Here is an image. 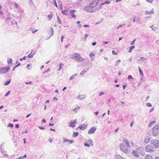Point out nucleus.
<instances>
[{"label":"nucleus","instance_id":"1","mask_svg":"<svg viewBox=\"0 0 159 159\" xmlns=\"http://www.w3.org/2000/svg\"><path fill=\"white\" fill-rule=\"evenodd\" d=\"M123 142L120 143L119 145L120 150L125 153H128L129 151V149L130 147V144L128 140L125 138L123 139Z\"/></svg>","mask_w":159,"mask_h":159},{"label":"nucleus","instance_id":"2","mask_svg":"<svg viewBox=\"0 0 159 159\" xmlns=\"http://www.w3.org/2000/svg\"><path fill=\"white\" fill-rule=\"evenodd\" d=\"M70 57L79 62H82L84 60V59L80 56V54L77 53H75L70 54Z\"/></svg>","mask_w":159,"mask_h":159},{"label":"nucleus","instance_id":"3","mask_svg":"<svg viewBox=\"0 0 159 159\" xmlns=\"http://www.w3.org/2000/svg\"><path fill=\"white\" fill-rule=\"evenodd\" d=\"M150 145L153 148H157L159 147V141L157 139H152L151 141Z\"/></svg>","mask_w":159,"mask_h":159},{"label":"nucleus","instance_id":"4","mask_svg":"<svg viewBox=\"0 0 159 159\" xmlns=\"http://www.w3.org/2000/svg\"><path fill=\"white\" fill-rule=\"evenodd\" d=\"M152 134L153 136H156L159 134V125H157L152 128Z\"/></svg>","mask_w":159,"mask_h":159},{"label":"nucleus","instance_id":"5","mask_svg":"<svg viewBox=\"0 0 159 159\" xmlns=\"http://www.w3.org/2000/svg\"><path fill=\"white\" fill-rule=\"evenodd\" d=\"M83 9L85 11L90 13H93L95 11L89 5L86 6Z\"/></svg>","mask_w":159,"mask_h":159},{"label":"nucleus","instance_id":"6","mask_svg":"<svg viewBox=\"0 0 159 159\" xmlns=\"http://www.w3.org/2000/svg\"><path fill=\"white\" fill-rule=\"evenodd\" d=\"M10 68L9 66H7L5 67L0 68V74H2L5 73L10 70Z\"/></svg>","mask_w":159,"mask_h":159},{"label":"nucleus","instance_id":"7","mask_svg":"<svg viewBox=\"0 0 159 159\" xmlns=\"http://www.w3.org/2000/svg\"><path fill=\"white\" fill-rule=\"evenodd\" d=\"M12 15H13L11 14L10 12H7V13L6 15V17L5 19L7 22H9L10 21L11 19V16Z\"/></svg>","mask_w":159,"mask_h":159},{"label":"nucleus","instance_id":"8","mask_svg":"<svg viewBox=\"0 0 159 159\" xmlns=\"http://www.w3.org/2000/svg\"><path fill=\"white\" fill-rule=\"evenodd\" d=\"M136 150L137 151L139 154H140L142 156H144L145 153L144 152L143 149L142 147H139Z\"/></svg>","mask_w":159,"mask_h":159},{"label":"nucleus","instance_id":"9","mask_svg":"<svg viewBox=\"0 0 159 159\" xmlns=\"http://www.w3.org/2000/svg\"><path fill=\"white\" fill-rule=\"evenodd\" d=\"M153 147L151 145L150 146L149 145H147L145 147V149L147 152H153Z\"/></svg>","mask_w":159,"mask_h":159},{"label":"nucleus","instance_id":"10","mask_svg":"<svg viewBox=\"0 0 159 159\" xmlns=\"http://www.w3.org/2000/svg\"><path fill=\"white\" fill-rule=\"evenodd\" d=\"M99 1L98 0L93 1L91 2L89 4V5L93 9V8L95 7L97 5Z\"/></svg>","mask_w":159,"mask_h":159},{"label":"nucleus","instance_id":"11","mask_svg":"<svg viewBox=\"0 0 159 159\" xmlns=\"http://www.w3.org/2000/svg\"><path fill=\"white\" fill-rule=\"evenodd\" d=\"M96 129V128L95 127H92L89 129L88 133L89 134H93L95 132Z\"/></svg>","mask_w":159,"mask_h":159},{"label":"nucleus","instance_id":"12","mask_svg":"<svg viewBox=\"0 0 159 159\" xmlns=\"http://www.w3.org/2000/svg\"><path fill=\"white\" fill-rule=\"evenodd\" d=\"M77 121L76 119L74 121H71V122L69 123V126L70 127H75V125Z\"/></svg>","mask_w":159,"mask_h":159},{"label":"nucleus","instance_id":"13","mask_svg":"<svg viewBox=\"0 0 159 159\" xmlns=\"http://www.w3.org/2000/svg\"><path fill=\"white\" fill-rule=\"evenodd\" d=\"M87 128V125L85 124H84L82 125H81L79 126V128L81 130H84L86 129Z\"/></svg>","mask_w":159,"mask_h":159},{"label":"nucleus","instance_id":"14","mask_svg":"<svg viewBox=\"0 0 159 159\" xmlns=\"http://www.w3.org/2000/svg\"><path fill=\"white\" fill-rule=\"evenodd\" d=\"M76 12V11L75 10H71L70 11V14L71 16L74 18H76V16L75 15L74 13Z\"/></svg>","mask_w":159,"mask_h":159},{"label":"nucleus","instance_id":"15","mask_svg":"<svg viewBox=\"0 0 159 159\" xmlns=\"http://www.w3.org/2000/svg\"><path fill=\"white\" fill-rule=\"evenodd\" d=\"M35 53V51H33V50H32L31 53L27 57L30 58H32L33 57Z\"/></svg>","mask_w":159,"mask_h":159},{"label":"nucleus","instance_id":"16","mask_svg":"<svg viewBox=\"0 0 159 159\" xmlns=\"http://www.w3.org/2000/svg\"><path fill=\"white\" fill-rule=\"evenodd\" d=\"M89 68H86L84 69L80 73V75H83L89 70Z\"/></svg>","mask_w":159,"mask_h":159},{"label":"nucleus","instance_id":"17","mask_svg":"<svg viewBox=\"0 0 159 159\" xmlns=\"http://www.w3.org/2000/svg\"><path fill=\"white\" fill-rule=\"evenodd\" d=\"M132 154L134 157H139V153L136 150L132 152Z\"/></svg>","mask_w":159,"mask_h":159},{"label":"nucleus","instance_id":"18","mask_svg":"<svg viewBox=\"0 0 159 159\" xmlns=\"http://www.w3.org/2000/svg\"><path fill=\"white\" fill-rule=\"evenodd\" d=\"M86 142L89 144V145H90L91 146H93V143L92 141V140L91 139H89L88 140H87Z\"/></svg>","mask_w":159,"mask_h":159},{"label":"nucleus","instance_id":"19","mask_svg":"<svg viewBox=\"0 0 159 159\" xmlns=\"http://www.w3.org/2000/svg\"><path fill=\"white\" fill-rule=\"evenodd\" d=\"M85 95H81L78 96L77 98L79 100H81L84 98L86 97Z\"/></svg>","mask_w":159,"mask_h":159},{"label":"nucleus","instance_id":"20","mask_svg":"<svg viewBox=\"0 0 159 159\" xmlns=\"http://www.w3.org/2000/svg\"><path fill=\"white\" fill-rule=\"evenodd\" d=\"M154 10L153 9H152L150 11H146L145 12V14L146 15L152 14Z\"/></svg>","mask_w":159,"mask_h":159},{"label":"nucleus","instance_id":"21","mask_svg":"<svg viewBox=\"0 0 159 159\" xmlns=\"http://www.w3.org/2000/svg\"><path fill=\"white\" fill-rule=\"evenodd\" d=\"M150 139H151L148 137H146L144 140V142L146 143H148L149 142Z\"/></svg>","mask_w":159,"mask_h":159},{"label":"nucleus","instance_id":"22","mask_svg":"<svg viewBox=\"0 0 159 159\" xmlns=\"http://www.w3.org/2000/svg\"><path fill=\"white\" fill-rule=\"evenodd\" d=\"M145 159H153V158L151 155L147 154L145 156Z\"/></svg>","mask_w":159,"mask_h":159},{"label":"nucleus","instance_id":"23","mask_svg":"<svg viewBox=\"0 0 159 159\" xmlns=\"http://www.w3.org/2000/svg\"><path fill=\"white\" fill-rule=\"evenodd\" d=\"M18 12L19 13H20V14H22L23 13H24V11L21 8L19 7Z\"/></svg>","mask_w":159,"mask_h":159},{"label":"nucleus","instance_id":"24","mask_svg":"<svg viewBox=\"0 0 159 159\" xmlns=\"http://www.w3.org/2000/svg\"><path fill=\"white\" fill-rule=\"evenodd\" d=\"M49 32L50 33H49V34H51V35L50 36V37L51 36H52L54 34V30L52 27L51 28Z\"/></svg>","mask_w":159,"mask_h":159},{"label":"nucleus","instance_id":"25","mask_svg":"<svg viewBox=\"0 0 159 159\" xmlns=\"http://www.w3.org/2000/svg\"><path fill=\"white\" fill-rule=\"evenodd\" d=\"M135 48V46H133L130 47L129 48V50H128V52L129 53H131L132 52V50Z\"/></svg>","mask_w":159,"mask_h":159},{"label":"nucleus","instance_id":"26","mask_svg":"<svg viewBox=\"0 0 159 159\" xmlns=\"http://www.w3.org/2000/svg\"><path fill=\"white\" fill-rule=\"evenodd\" d=\"M11 81V79H10L9 80H8L6 82H5L4 83V85H8L10 83Z\"/></svg>","mask_w":159,"mask_h":159},{"label":"nucleus","instance_id":"27","mask_svg":"<svg viewBox=\"0 0 159 159\" xmlns=\"http://www.w3.org/2000/svg\"><path fill=\"white\" fill-rule=\"evenodd\" d=\"M121 62V61L120 60H118L117 61L115 62V66H118Z\"/></svg>","mask_w":159,"mask_h":159},{"label":"nucleus","instance_id":"28","mask_svg":"<svg viewBox=\"0 0 159 159\" xmlns=\"http://www.w3.org/2000/svg\"><path fill=\"white\" fill-rule=\"evenodd\" d=\"M78 135V132H74L73 137H75L77 136Z\"/></svg>","mask_w":159,"mask_h":159},{"label":"nucleus","instance_id":"29","mask_svg":"<svg viewBox=\"0 0 159 159\" xmlns=\"http://www.w3.org/2000/svg\"><path fill=\"white\" fill-rule=\"evenodd\" d=\"M116 159H122V157L119 155H117L116 157Z\"/></svg>","mask_w":159,"mask_h":159},{"label":"nucleus","instance_id":"30","mask_svg":"<svg viewBox=\"0 0 159 159\" xmlns=\"http://www.w3.org/2000/svg\"><path fill=\"white\" fill-rule=\"evenodd\" d=\"M12 61V60L11 58L9 59L7 61V63L8 64H11Z\"/></svg>","mask_w":159,"mask_h":159},{"label":"nucleus","instance_id":"31","mask_svg":"<svg viewBox=\"0 0 159 159\" xmlns=\"http://www.w3.org/2000/svg\"><path fill=\"white\" fill-rule=\"evenodd\" d=\"M0 152L1 153H2L3 152V151L2 148V144L0 145Z\"/></svg>","mask_w":159,"mask_h":159},{"label":"nucleus","instance_id":"32","mask_svg":"<svg viewBox=\"0 0 159 159\" xmlns=\"http://www.w3.org/2000/svg\"><path fill=\"white\" fill-rule=\"evenodd\" d=\"M0 152L1 153H2L3 152V151L2 148V144L0 145Z\"/></svg>","mask_w":159,"mask_h":159},{"label":"nucleus","instance_id":"33","mask_svg":"<svg viewBox=\"0 0 159 159\" xmlns=\"http://www.w3.org/2000/svg\"><path fill=\"white\" fill-rule=\"evenodd\" d=\"M147 59L145 58H144L143 57H141L140 59L139 60V61H147Z\"/></svg>","mask_w":159,"mask_h":159},{"label":"nucleus","instance_id":"34","mask_svg":"<svg viewBox=\"0 0 159 159\" xmlns=\"http://www.w3.org/2000/svg\"><path fill=\"white\" fill-rule=\"evenodd\" d=\"M63 143H65L66 142H67L69 141L68 139H66V138H63Z\"/></svg>","mask_w":159,"mask_h":159},{"label":"nucleus","instance_id":"35","mask_svg":"<svg viewBox=\"0 0 159 159\" xmlns=\"http://www.w3.org/2000/svg\"><path fill=\"white\" fill-rule=\"evenodd\" d=\"M155 121H153L151 122V123L149 125V127H151L152 126V125L154 124L155 123Z\"/></svg>","mask_w":159,"mask_h":159},{"label":"nucleus","instance_id":"36","mask_svg":"<svg viewBox=\"0 0 159 159\" xmlns=\"http://www.w3.org/2000/svg\"><path fill=\"white\" fill-rule=\"evenodd\" d=\"M80 108V107H76L74 109H73V111H75V113H76L77 110Z\"/></svg>","mask_w":159,"mask_h":159},{"label":"nucleus","instance_id":"37","mask_svg":"<svg viewBox=\"0 0 159 159\" xmlns=\"http://www.w3.org/2000/svg\"><path fill=\"white\" fill-rule=\"evenodd\" d=\"M27 68L29 70H31L32 68L31 65L30 64L27 65Z\"/></svg>","mask_w":159,"mask_h":159},{"label":"nucleus","instance_id":"38","mask_svg":"<svg viewBox=\"0 0 159 159\" xmlns=\"http://www.w3.org/2000/svg\"><path fill=\"white\" fill-rule=\"evenodd\" d=\"M48 18L49 19V20H50L52 18V14L48 15Z\"/></svg>","mask_w":159,"mask_h":159},{"label":"nucleus","instance_id":"39","mask_svg":"<svg viewBox=\"0 0 159 159\" xmlns=\"http://www.w3.org/2000/svg\"><path fill=\"white\" fill-rule=\"evenodd\" d=\"M84 146H86L88 148H89L90 147V146H91L90 145H89V144H88L86 142L85 143H84Z\"/></svg>","mask_w":159,"mask_h":159},{"label":"nucleus","instance_id":"40","mask_svg":"<svg viewBox=\"0 0 159 159\" xmlns=\"http://www.w3.org/2000/svg\"><path fill=\"white\" fill-rule=\"evenodd\" d=\"M57 21L59 24H61V21L59 19V17L57 16Z\"/></svg>","mask_w":159,"mask_h":159},{"label":"nucleus","instance_id":"41","mask_svg":"<svg viewBox=\"0 0 159 159\" xmlns=\"http://www.w3.org/2000/svg\"><path fill=\"white\" fill-rule=\"evenodd\" d=\"M146 106L147 107H152V104L150 103H146Z\"/></svg>","mask_w":159,"mask_h":159},{"label":"nucleus","instance_id":"42","mask_svg":"<svg viewBox=\"0 0 159 159\" xmlns=\"http://www.w3.org/2000/svg\"><path fill=\"white\" fill-rule=\"evenodd\" d=\"M15 4V7L16 8H17L18 7V4L16 2H15L14 3Z\"/></svg>","mask_w":159,"mask_h":159},{"label":"nucleus","instance_id":"43","mask_svg":"<svg viewBox=\"0 0 159 159\" xmlns=\"http://www.w3.org/2000/svg\"><path fill=\"white\" fill-rule=\"evenodd\" d=\"M8 126L12 128L13 127V124L9 123L8 125Z\"/></svg>","mask_w":159,"mask_h":159},{"label":"nucleus","instance_id":"44","mask_svg":"<svg viewBox=\"0 0 159 159\" xmlns=\"http://www.w3.org/2000/svg\"><path fill=\"white\" fill-rule=\"evenodd\" d=\"M150 27L152 28V30H154V31H155L156 29H157V28L155 27H153L152 26H151Z\"/></svg>","mask_w":159,"mask_h":159},{"label":"nucleus","instance_id":"45","mask_svg":"<svg viewBox=\"0 0 159 159\" xmlns=\"http://www.w3.org/2000/svg\"><path fill=\"white\" fill-rule=\"evenodd\" d=\"M26 56H24L23 57V58H20V61H22L23 60H25L26 59Z\"/></svg>","mask_w":159,"mask_h":159},{"label":"nucleus","instance_id":"46","mask_svg":"<svg viewBox=\"0 0 159 159\" xmlns=\"http://www.w3.org/2000/svg\"><path fill=\"white\" fill-rule=\"evenodd\" d=\"M50 70V69L48 68L47 70L45 71L44 72H43V74H44L45 73H47Z\"/></svg>","mask_w":159,"mask_h":159},{"label":"nucleus","instance_id":"47","mask_svg":"<svg viewBox=\"0 0 159 159\" xmlns=\"http://www.w3.org/2000/svg\"><path fill=\"white\" fill-rule=\"evenodd\" d=\"M128 78L129 79H134V78L132 77V76L131 75H129L128 77Z\"/></svg>","mask_w":159,"mask_h":159},{"label":"nucleus","instance_id":"48","mask_svg":"<svg viewBox=\"0 0 159 159\" xmlns=\"http://www.w3.org/2000/svg\"><path fill=\"white\" fill-rule=\"evenodd\" d=\"M66 11H65V10H64V11H62V14H64V15H67V14L66 13Z\"/></svg>","mask_w":159,"mask_h":159},{"label":"nucleus","instance_id":"49","mask_svg":"<svg viewBox=\"0 0 159 159\" xmlns=\"http://www.w3.org/2000/svg\"><path fill=\"white\" fill-rule=\"evenodd\" d=\"M10 93V91H8L5 95V97H7V96Z\"/></svg>","mask_w":159,"mask_h":159},{"label":"nucleus","instance_id":"50","mask_svg":"<svg viewBox=\"0 0 159 159\" xmlns=\"http://www.w3.org/2000/svg\"><path fill=\"white\" fill-rule=\"evenodd\" d=\"M139 73H140V75H143V71H142V70H141V69H139Z\"/></svg>","mask_w":159,"mask_h":159},{"label":"nucleus","instance_id":"51","mask_svg":"<svg viewBox=\"0 0 159 159\" xmlns=\"http://www.w3.org/2000/svg\"><path fill=\"white\" fill-rule=\"evenodd\" d=\"M53 1H54V5L57 7V4L56 3V0H53Z\"/></svg>","mask_w":159,"mask_h":159},{"label":"nucleus","instance_id":"52","mask_svg":"<svg viewBox=\"0 0 159 159\" xmlns=\"http://www.w3.org/2000/svg\"><path fill=\"white\" fill-rule=\"evenodd\" d=\"M88 35L87 34H85L84 35V36L85 38V39H84L85 40L86 39H87V37H88Z\"/></svg>","mask_w":159,"mask_h":159},{"label":"nucleus","instance_id":"53","mask_svg":"<svg viewBox=\"0 0 159 159\" xmlns=\"http://www.w3.org/2000/svg\"><path fill=\"white\" fill-rule=\"evenodd\" d=\"M94 54H93V53H91L89 54V56L90 57H93L94 56Z\"/></svg>","mask_w":159,"mask_h":159},{"label":"nucleus","instance_id":"54","mask_svg":"<svg viewBox=\"0 0 159 159\" xmlns=\"http://www.w3.org/2000/svg\"><path fill=\"white\" fill-rule=\"evenodd\" d=\"M110 3V2L108 1H106L104 2L105 4H109Z\"/></svg>","mask_w":159,"mask_h":159},{"label":"nucleus","instance_id":"55","mask_svg":"<svg viewBox=\"0 0 159 159\" xmlns=\"http://www.w3.org/2000/svg\"><path fill=\"white\" fill-rule=\"evenodd\" d=\"M154 110V107H152L150 110L149 112L151 113Z\"/></svg>","mask_w":159,"mask_h":159},{"label":"nucleus","instance_id":"56","mask_svg":"<svg viewBox=\"0 0 159 159\" xmlns=\"http://www.w3.org/2000/svg\"><path fill=\"white\" fill-rule=\"evenodd\" d=\"M41 122L42 123H45L46 122V121L45 119H43L41 120Z\"/></svg>","mask_w":159,"mask_h":159},{"label":"nucleus","instance_id":"57","mask_svg":"<svg viewBox=\"0 0 159 159\" xmlns=\"http://www.w3.org/2000/svg\"><path fill=\"white\" fill-rule=\"evenodd\" d=\"M135 40H136V39H135L134 40H133L130 43L132 45V44H134V42H135Z\"/></svg>","mask_w":159,"mask_h":159},{"label":"nucleus","instance_id":"58","mask_svg":"<svg viewBox=\"0 0 159 159\" xmlns=\"http://www.w3.org/2000/svg\"><path fill=\"white\" fill-rule=\"evenodd\" d=\"M74 77H74V75H72V76H71L70 77V80H71L73 79Z\"/></svg>","mask_w":159,"mask_h":159},{"label":"nucleus","instance_id":"59","mask_svg":"<svg viewBox=\"0 0 159 159\" xmlns=\"http://www.w3.org/2000/svg\"><path fill=\"white\" fill-rule=\"evenodd\" d=\"M104 94V93L102 92H101L99 94V96H101V95H103Z\"/></svg>","mask_w":159,"mask_h":159},{"label":"nucleus","instance_id":"60","mask_svg":"<svg viewBox=\"0 0 159 159\" xmlns=\"http://www.w3.org/2000/svg\"><path fill=\"white\" fill-rule=\"evenodd\" d=\"M146 0L147 2H148L150 3H152L153 1V0Z\"/></svg>","mask_w":159,"mask_h":159},{"label":"nucleus","instance_id":"61","mask_svg":"<svg viewBox=\"0 0 159 159\" xmlns=\"http://www.w3.org/2000/svg\"><path fill=\"white\" fill-rule=\"evenodd\" d=\"M112 54H113L116 55V53L115 52V51L113 50L112 51Z\"/></svg>","mask_w":159,"mask_h":159},{"label":"nucleus","instance_id":"62","mask_svg":"<svg viewBox=\"0 0 159 159\" xmlns=\"http://www.w3.org/2000/svg\"><path fill=\"white\" fill-rule=\"evenodd\" d=\"M102 8V7L101 6L99 7H98H98H97L96 8V9H97V11H99L100 10V8Z\"/></svg>","mask_w":159,"mask_h":159},{"label":"nucleus","instance_id":"63","mask_svg":"<svg viewBox=\"0 0 159 159\" xmlns=\"http://www.w3.org/2000/svg\"><path fill=\"white\" fill-rule=\"evenodd\" d=\"M68 142H69V143L71 144V143H73V141L72 140H69V141H68Z\"/></svg>","mask_w":159,"mask_h":159},{"label":"nucleus","instance_id":"64","mask_svg":"<svg viewBox=\"0 0 159 159\" xmlns=\"http://www.w3.org/2000/svg\"><path fill=\"white\" fill-rule=\"evenodd\" d=\"M29 3L30 4H33V2L32 0H29Z\"/></svg>","mask_w":159,"mask_h":159}]
</instances>
